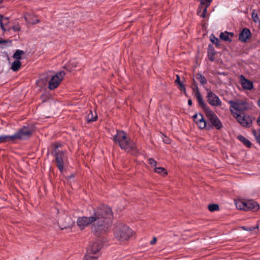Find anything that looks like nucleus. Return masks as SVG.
Listing matches in <instances>:
<instances>
[{"label": "nucleus", "instance_id": "a878e982", "mask_svg": "<svg viewBox=\"0 0 260 260\" xmlns=\"http://www.w3.org/2000/svg\"><path fill=\"white\" fill-rule=\"evenodd\" d=\"M252 133L255 137L257 142L260 145V130H252Z\"/></svg>", "mask_w": 260, "mask_h": 260}, {"label": "nucleus", "instance_id": "412c9836", "mask_svg": "<svg viewBox=\"0 0 260 260\" xmlns=\"http://www.w3.org/2000/svg\"><path fill=\"white\" fill-rule=\"evenodd\" d=\"M238 139L244 145L247 147H250L251 146V143L246 138L242 135H239L237 137Z\"/></svg>", "mask_w": 260, "mask_h": 260}, {"label": "nucleus", "instance_id": "f704fd0d", "mask_svg": "<svg viewBox=\"0 0 260 260\" xmlns=\"http://www.w3.org/2000/svg\"><path fill=\"white\" fill-rule=\"evenodd\" d=\"M148 164L150 165L152 167H156L157 165V162L152 158H150L148 159Z\"/></svg>", "mask_w": 260, "mask_h": 260}, {"label": "nucleus", "instance_id": "423d86ee", "mask_svg": "<svg viewBox=\"0 0 260 260\" xmlns=\"http://www.w3.org/2000/svg\"><path fill=\"white\" fill-rule=\"evenodd\" d=\"M235 205L237 209L245 211H256L259 208L258 204L253 200H237L235 202Z\"/></svg>", "mask_w": 260, "mask_h": 260}, {"label": "nucleus", "instance_id": "2eb2a0df", "mask_svg": "<svg viewBox=\"0 0 260 260\" xmlns=\"http://www.w3.org/2000/svg\"><path fill=\"white\" fill-rule=\"evenodd\" d=\"M212 0H201L200 6L203 8V13L201 14L202 17L205 18L207 13V8L210 6Z\"/></svg>", "mask_w": 260, "mask_h": 260}, {"label": "nucleus", "instance_id": "f03ea898", "mask_svg": "<svg viewBox=\"0 0 260 260\" xmlns=\"http://www.w3.org/2000/svg\"><path fill=\"white\" fill-rule=\"evenodd\" d=\"M113 141L122 149L128 152L136 149V144L127 137V134L123 131H117L116 135L113 137Z\"/></svg>", "mask_w": 260, "mask_h": 260}, {"label": "nucleus", "instance_id": "9b49d317", "mask_svg": "<svg viewBox=\"0 0 260 260\" xmlns=\"http://www.w3.org/2000/svg\"><path fill=\"white\" fill-rule=\"evenodd\" d=\"M58 223L60 228L63 230L71 227L74 224V221L70 217L62 215L59 217Z\"/></svg>", "mask_w": 260, "mask_h": 260}, {"label": "nucleus", "instance_id": "58836bf2", "mask_svg": "<svg viewBox=\"0 0 260 260\" xmlns=\"http://www.w3.org/2000/svg\"><path fill=\"white\" fill-rule=\"evenodd\" d=\"M14 31H19L20 29V27L19 25H15L13 27Z\"/></svg>", "mask_w": 260, "mask_h": 260}, {"label": "nucleus", "instance_id": "c85d7f7f", "mask_svg": "<svg viewBox=\"0 0 260 260\" xmlns=\"http://www.w3.org/2000/svg\"><path fill=\"white\" fill-rule=\"evenodd\" d=\"M208 209L211 212H214L218 211L219 209V207L217 204H210L208 206Z\"/></svg>", "mask_w": 260, "mask_h": 260}, {"label": "nucleus", "instance_id": "a19ab883", "mask_svg": "<svg viewBox=\"0 0 260 260\" xmlns=\"http://www.w3.org/2000/svg\"><path fill=\"white\" fill-rule=\"evenodd\" d=\"M156 237H153V239L150 241V244L154 245L156 242Z\"/></svg>", "mask_w": 260, "mask_h": 260}, {"label": "nucleus", "instance_id": "ddd939ff", "mask_svg": "<svg viewBox=\"0 0 260 260\" xmlns=\"http://www.w3.org/2000/svg\"><path fill=\"white\" fill-rule=\"evenodd\" d=\"M240 83L242 87L246 90H250L253 89V83L246 79L243 76L241 75L240 77Z\"/></svg>", "mask_w": 260, "mask_h": 260}, {"label": "nucleus", "instance_id": "de8ad7c7", "mask_svg": "<svg viewBox=\"0 0 260 260\" xmlns=\"http://www.w3.org/2000/svg\"><path fill=\"white\" fill-rule=\"evenodd\" d=\"M55 145H56V147H58V146L57 144H56Z\"/></svg>", "mask_w": 260, "mask_h": 260}, {"label": "nucleus", "instance_id": "09e8293b", "mask_svg": "<svg viewBox=\"0 0 260 260\" xmlns=\"http://www.w3.org/2000/svg\"><path fill=\"white\" fill-rule=\"evenodd\" d=\"M2 43V41H1V42H0V43Z\"/></svg>", "mask_w": 260, "mask_h": 260}, {"label": "nucleus", "instance_id": "49530a36", "mask_svg": "<svg viewBox=\"0 0 260 260\" xmlns=\"http://www.w3.org/2000/svg\"><path fill=\"white\" fill-rule=\"evenodd\" d=\"M3 2V0H0V4H1Z\"/></svg>", "mask_w": 260, "mask_h": 260}, {"label": "nucleus", "instance_id": "6e6552de", "mask_svg": "<svg viewBox=\"0 0 260 260\" xmlns=\"http://www.w3.org/2000/svg\"><path fill=\"white\" fill-rule=\"evenodd\" d=\"M241 126L244 127H250L252 126L254 118L248 114L242 113L234 117Z\"/></svg>", "mask_w": 260, "mask_h": 260}, {"label": "nucleus", "instance_id": "37998d69", "mask_svg": "<svg viewBox=\"0 0 260 260\" xmlns=\"http://www.w3.org/2000/svg\"><path fill=\"white\" fill-rule=\"evenodd\" d=\"M188 104L190 106L192 105V101L190 99L188 100Z\"/></svg>", "mask_w": 260, "mask_h": 260}, {"label": "nucleus", "instance_id": "79ce46f5", "mask_svg": "<svg viewBox=\"0 0 260 260\" xmlns=\"http://www.w3.org/2000/svg\"><path fill=\"white\" fill-rule=\"evenodd\" d=\"M257 123L258 124V125L260 126V116L258 117L257 119Z\"/></svg>", "mask_w": 260, "mask_h": 260}, {"label": "nucleus", "instance_id": "dca6fc26", "mask_svg": "<svg viewBox=\"0 0 260 260\" xmlns=\"http://www.w3.org/2000/svg\"><path fill=\"white\" fill-rule=\"evenodd\" d=\"M251 32L248 29L244 28L239 34V40L243 42H245L248 39L250 38Z\"/></svg>", "mask_w": 260, "mask_h": 260}, {"label": "nucleus", "instance_id": "72a5a7b5", "mask_svg": "<svg viewBox=\"0 0 260 260\" xmlns=\"http://www.w3.org/2000/svg\"><path fill=\"white\" fill-rule=\"evenodd\" d=\"M251 17L253 21L255 22H257L259 20V18L258 17L257 14L255 12V10H254L251 14Z\"/></svg>", "mask_w": 260, "mask_h": 260}, {"label": "nucleus", "instance_id": "a211bd4d", "mask_svg": "<svg viewBox=\"0 0 260 260\" xmlns=\"http://www.w3.org/2000/svg\"><path fill=\"white\" fill-rule=\"evenodd\" d=\"M24 19L28 23L30 24H35L39 22V19L36 16L30 14H26L24 16Z\"/></svg>", "mask_w": 260, "mask_h": 260}, {"label": "nucleus", "instance_id": "cd10ccee", "mask_svg": "<svg viewBox=\"0 0 260 260\" xmlns=\"http://www.w3.org/2000/svg\"><path fill=\"white\" fill-rule=\"evenodd\" d=\"M175 82L178 84L179 86L180 89L182 91H185V88L183 84L180 82L179 76L178 75H176V79L175 81Z\"/></svg>", "mask_w": 260, "mask_h": 260}, {"label": "nucleus", "instance_id": "39448f33", "mask_svg": "<svg viewBox=\"0 0 260 260\" xmlns=\"http://www.w3.org/2000/svg\"><path fill=\"white\" fill-rule=\"evenodd\" d=\"M133 234V231L128 226L122 225L117 228L114 237L118 241L123 242L128 240Z\"/></svg>", "mask_w": 260, "mask_h": 260}, {"label": "nucleus", "instance_id": "7c9ffc66", "mask_svg": "<svg viewBox=\"0 0 260 260\" xmlns=\"http://www.w3.org/2000/svg\"><path fill=\"white\" fill-rule=\"evenodd\" d=\"M210 40L211 41L216 45V46L219 45V41L218 38H216L214 35H211L210 36Z\"/></svg>", "mask_w": 260, "mask_h": 260}, {"label": "nucleus", "instance_id": "2f4dec72", "mask_svg": "<svg viewBox=\"0 0 260 260\" xmlns=\"http://www.w3.org/2000/svg\"><path fill=\"white\" fill-rule=\"evenodd\" d=\"M203 115L201 114H196L192 116L194 121L197 123L202 118Z\"/></svg>", "mask_w": 260, "mask_h": 260}, {"label": "nucleus", "instance_id": "1a4fd4ad", "mask_svg": "<svg viewBox=\"0 0 260 260\" xmlns=\"http://www.w3.org/2000/svg\"><path fill=\"white\" fill-rule=\"evenodd\" d=\"M102 248V243L99 239H96L90 243L87 249V255H92L98 253Z\"/></svg>", "mask_w": 260, "mask_h": 260}, {"label": "nucleus", "instance_id": "a18cd8bd", "mask_svg": "<svg viewBox=\"0 0 260 260\" xmlns=\"http://www.w3.org/2000/svg\"><path fill=\"white\" fill-rule=\"evenodd\" d=\"M257 105H258V107H260V98L259 99V100L257 101Z\"/></svg>", "mask_w": 260, "mask_h": 260}, {"label": "nucleus", "instance_id": "5701e85b", "mask_svg": "<svg viewBox=\"0 0 260 260\" xmlns=\"http://www.w3.org/2000/svg\"><path fill=\"white\" fill-rule=\"evenodd\" d=\"M24 52L20 50H17L13 54V57L16 60H20L22 57L21 56L24 54Z\"/></svg>", "mask_w": 260, "mask_h": 260}, {"label": "nucleus", "instance_id": "c756f323", "mask_svg": "<svg viewBox=\"0 0 260 260\" xmlns=\"http://www.w3.org/2000/svg\"><path fill=\"white\" fill-rule=\"evenodd\" d=\"M197 79L202 85H204L207 83L206 78L202 75H198Z\"/></svg>", "mask_w": 260, "mask_h": 260}, {"label": "nucleus", "instance_id": "ea45409f", "mask_svg": "<svg viewBox=\"0 0 260 260\" xmlns=\"http://www.w3.org/2000/svg\"><path fill=\"white\" fill-rule=\"evenodd\" d=\"M163 141L165 143L169 144L170 143V139H168L167 137H165V138L163 139Z\"/></svg>", "mask_w": 260, "mask_h": 260}, {"label": "nucleus", "instance_id": "f8f14e48", "mask_svg": "<svg viewBox=\"0 0 260 260\" xmlns=\"http://www.w3.org/2000/svg\"><path fill=\"white\" fill-rule=\"evenodd\" d=\"M207 98L209 104L212 106L218 107L221 105V101L218 96L210 89L207 90Z\"/></svg>", "mask_w": 260, "mask_h": 260}, {"label": "nucleus", "instance_id": "4be33fe9", "mask_svg": "<svg viewBox=\"0 0 260 260\" xmlns=\"http://www.w3.org/2000/svg\"><path fill=\"white\" fill-rule=\"evenodd\" d=\"M21 66V63L20 60H16L14 61L11 65V69L14 71H17L20 68Z\"/></svg>", "mask_w": 260, "mask_h": 260}, {"label": "nucleus", "instance_id": "473e14b6", "mask_svg": "<svg viewBox=\"0 0 260 260\" xmlns=\"http://www.w3.org/2000/svg\"><path fill=\"white\" fill-rule=\"evenodd\" d=\"M98 256L86 254L83 260H97Z\"/></svg>", "mask_w": 260, "mask_h": 260}, {"label": "nucleus", "instance_id": "bb28decb", "mask_svg": "<svg viewBox=\"0 0 260 260\" xmlns=\"http://www.w3.org/2000/svg\"><path fill=\"white\" fill-rule=\"evenodd\" d=\"M196 124L200 128L202 129L205 127L206 124L203 116H202V118L200 119V120Z\"/></svg>", "mask_w": 260, "mask_h": 260}, {"label": "nucleus", "instance_id": "c9c22d12", "mask_svg": "<svg viewBox=\"0 0 260 260\" xmlns=\"http://www.w3.org/2000/svg\"><path fill=\"white\" fill-rule=\"evenodd\" d=\"M241 228H242L243 230H246V231H251L254 230L255 229L258 228V226H256L255 227H244V226H242V227H241Z\"/></svg>", "mask_w": 260, "mask_h": 260}, {"label": "nucleus", "instance_id": "f257e3e1", "mask_svg": "<svg viewBox=\"0 0 260 260\" xmlns=\"http://www.w3.org/2000/svg\"><path fill=\"white\" fill-rule=\"evenodd\" d=\"M112 212L110 208L101 205L93 210L89 217L83 216L78 217L77 224L81 230L91 226L92 231L99 235L105 233L111 226Z\"/></svg>", "mask_w": 260, "mask_h": 260}, {"label": "nucleus", "instance_id": "f3484780", "mask_svg": "<svg viewBox=\"0 0 260 260\" xmlns=\"http://www.w3.org/2000/svg\"><path fill=\"white\" fill-rule=\"evenodd\" d=\"M9 23L8 17H4L2 15L0 14L1 27L4 31H6L9 29L8 27H7Z\"/></svg>", "mask_w": 260, "mask_h": 260}, {"label": "nucleus", "instance_id": "4c0bfd02", "mask_svg": "<svg viewBox=\"0 0 260 260\" xmlns=\"http://www.w3.org/2000/svg\"><path fill=\"white\" fill-rule=\"evenodd\" d=\"M203 13V8L200 6L199 10L198 11V15L202 17L201 14Z\"/></svg>", "mask_w": 260, "mask_h": 260}, {"label": "nucleus", "instance_id": "aec40b11", "mask_svg": "<svg viewBox=\"0 0 260 260\" xmlns=\"http://www.w3.org/2000/svg\"><path fill=\"white\" fill-rule=\"evenodd\" d=\"M8 142H14L12 135H2L0 136V143Z\"/></svg>", "mask_w": 260, "mask_h": 260}, {"label": "nucleus", "instance_id": "4468645a", "mask_svg": "<svg viewBox=\"0 0 260 260\" xmlns=\"http://www.w3.org/2000/svg\"><path fill=\"white\" fill-rule=\"evenodd\" d=\"M56 161L58 169L62 172L63 169V153L62 152H58L56 153Z\"/></svg>", "mask_w": 260, "mask_h": 260}, {"label": "nucleus", "instance_id": "0eeeda50", "mask_svg": "<svg viewBox=\"0 0 260 260\" xmlns=\"http://www.w3.org/2000/svg\"><path fill=\"white\" fill-rule=\"evenodd\" d=\"M31 134V128L28 126H23L12 135L13 141L14 142L16 140L27 139L30 137Z\"/></svg>", "mask_w": 260, "mask_h": 260}, {"label": "nucleus", "instance_id": "c03bdc74", "mask_svg": "<svg viewBox=\"0 0 260 260\" xmlns=\"http://www.w3.org/2000/svg\"><path fill=\"white\" fill-rule=\"evenodd\" d=\"M209 59L210 60L213 61V60H214V58H213V55H212V56H209Z\"/></svg>", "mask_w": 260, "mask_h": 260}, {"label": "nucleus", "instance_id": "b1692460", "mask_svg": "<svg viewBox=\"0 0 260 260\" xmlns=\"http://www.w3.org/2000/svg\"><path fill=\"white\" fill-rule=\"evenodd\" d=\"M154 171L162 175H166L168 174L167 171L162 167H155L154 168Z\"/></svg>", "mask_w": 260, "mask_h": 260}, {"label": "nucleus", "instance_id": "e433bc0d", "mask_svg": "<svg viewBox=\"0 0 260 260\" xmlns=\"http://www.w3.org/2000/svg\"><path fill=\"white\" fill-rule=\"evenodd\" d=\"M70 65L72 67H76L77 66V63L75 61V60H71L70 61Z\"/></svg>", "mask_w": 260, "mask_h": 260}, {"label": "nucleus", "instance_id": "393cba45", "mask_svg": "<svg viewBox=\"0 0 260 260\" xmlns=\"http://www.w3.org/2000/svg\"><path fill=\"white\" fill-rule=\"evenodd\" d=\"M98 116L96 113L93 114L92 111H90L89 113L87 116V120L88 122L93 121L96 119Z\"/></svg>", "mask_w": 260, "mask_h": 260}, {"label": "nucleus", "instance_id": "20e7f679", "mask_svg": "<svg viewBox=\"0 0 260 260\" xmlns=\"http://www.w3.org/2000/svg\"><path fill=\"white\" fill-rule=\"evenodd\" d=\"M228 103L230 105V109L233 117L242 113L248 109V104L244 100L237 99L229 101Z\"/></svg>", "mask_w": 260, "mask_h": 260}, {"label": "nucleus", "instance_id": "6ab92c4d", "mask_svg": "<svg viewBox=\"0 0 260 260\" xmlns=\"http://www.w3.org/2000/svg\"><path fill=\"white\" fill-rule=\"evenodd\" d=\"M234 36V34L232 32H228L227 31H225L223 32H221L220 34L219 37L220 39L228 41V42H231L232 41V38Z\"/></svg>", "mask_w": 260, "mask_h": 260}, {"label": "nucleus", "instance_id": "9d476101", "mask_svg": "<svg viewBox=\"0 0 260 260\" xmlns=\"http://www.w3.org/2000/svg\"><path fill=\"white\" fill-rule=\"evenodd\" d=\"M64 74H65L63 72H60L54 76H53L49 82V88L50 89H54L56 88L60 84Z\"/></svg>", "mask_w": 260, "mask_h": 260}, {"label": "nucleus", "instance_id": "7ed1b4c3", "mask_svg": "<svg viewBox=\"0 0 260 260\" xmlns=\"http://www.w3.org/2000/svg\"><path fill=\"white\" fill-rule=\"evenodd\" d=\"M196 96L200 106L204 109L206 116L208 119L217 129H220L222 127V125L219 119L213 111H212L204 103V100L202 98V95L198 90H197L196 93Z\"/></svg>", "mask_w": 260, "mask_h": 260}]
</instances>
